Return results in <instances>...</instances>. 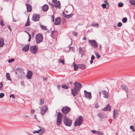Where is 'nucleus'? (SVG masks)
<instances>
[{
    "instance_id": "9b49d317",
    "label": "nucleus",
    "mask_w": 135,
    "mask_h": 135,
    "mask_svg": "<svg viewBox=\"0 0 135 135\" xmlns=\"http://www.w3.org/2000/svg\"><path fill=\"white\" fill-rule=\"evenodd\" d=\"M47 107L45 106L42 107L41 109V114L42 115H44L47 110Z\"/></svg>"
},
{
    "instance_id": "4c0bfd02",
    "label": "nucleus",
    "mask_w": 135,
    "mask_h": 135,
    "mask_svg": "<svg viewBox=\"0 0 135 135\" xmlns=\"http://www.w3.org/2000/svg\"><path fill=\"white\" fill-rule=\"evenodd\" d=\"M91 25L93 27H97V28H98L99 26L98 24V23L95 24L94 23H93L91 24Z\"/></svg>"
},
{
    "instance_id": "5701e85b",
    "label": "nucleus",
    "mask_w": 135,
    "mask_h": 135,
    "mask_svg": "<svg viewBox=\"0 0 135 135\" xmlns=\"http://www.w3.org/2000/svg\"><path fill=\"white\" fill-rule=\"evenodd\" d=\"M122 87L123 90H124L126 93L128 92V90L127 87L124 85H122Z\"/></svg>"
},
{
    "instance_id": "49530a36",
    "label": "nucleus",
    "mask_w": 135,
    "mask_h": 135,
    "mask_svg": "<svg viewBox=\"0 0 135 135\" xmlns=\"http://www.w3.org/2000/svg\"><path fill=\"white\" fill-rule=\"evenodd\" d=\"M59 61L60 63H62L63 64V65L64 64V62L63 60H62L61 59H59Z\"/></svg>"
},
{
    "instance_id": "20e7f679",
    "label": "nucleus",
    "mask_w": 135,
    "mask_h": 135,
    "mask_svg": "<svg viewBox=\"0 0 135 135\" xmlns=\"http://www.w3.org/2000/svg\"><path fill=\"white\" fill-rule=\"evenodd\" d=\"M71 110V108L69 107L66 106L62 107L61 109V111L64 116H66L67 114L70 112Z\"/></svg>"
},
{
    "instance_id": "2eb2a0df",
    "label": "nucleus",
    "mask_w": 135,
    "mask_h": 135,
    "mask_svg": "<svg viewBox=\"0 0 135 135\" xmlns=\"http://www.w3.org/2000/svg\"><path fill=\"white\" fill-rule=\"evenodd\" d=\"M32 74L33 73L32 71L29 70H28L27 75H26V77L28 79H30L32 78Z\"/></svg>"
},
{
    "instance_id": "c756f323",
    "label": "nucleus",
    "mask_w": 135,
    "mask_h": 135,
    "mask_svg": "<svg viewBox=\"0 0 135 135\" xmlns=\"http://www.w3.org/2000/svg\"><path fill=\"white\" fill-rule=\"evenodd\" d=\"M70 45H69L68 46V47L69 48V50H70L71 51L73 52H74L75 51H74L75 50V48L74 47H70Z\"/></svg>"
},
{
    "instance_id": "58836bf2",
    "label": "nucleus",
    "mask_w": 135,
    "mask_h": 135,
    "mask_svg": "<svg viewBox=\"0 0 135 135\" xmlns=\"http://www.w3.org/2000/svg\"><path fill=\"white\" fill-rule=\"evenodd\" d=\"M41 129V131L40 133V134L41 135L44 133L45 132V130L44 129L42 128Z\"/></svg>"
},
{
    "instance_id": "cd10ccee",
    "label": "nucleus",
    "mask_w": 135,
    "mask_h": 135,
    "mask_svg": "<svg viewBox=\"0 0 135 135\" xmlns=\"http://www.w3.org/2000/svg\"><path fill=\"white\" fill-rule=\"evenodd\" d=\"M6 78L8 80H10L11 81H12V80L10 78V75L8 73H6Z\"/></svg>"
},
{
    "instance_id": "e433bc0d",
    "label": "nucleus",
    "mask_w": 135,
    "mask_h": 135,
    "mask_svg": "<svg viewBox=\"0 0 135 135\" xmlns=\"http://www.w3.org/2000/svg\"><path fill=\"white\" fill-rule=\"evenodd\" d=\"M94 53L95 54L97 59H98L100 57V55L98 54L97 52L95 51Z\"/></svg>"
},
{
    "instance_id": "864d4df0",
    "label": "nucleus",
    "mask_w": 135,
    "mask_h": 135,
    "mask_svg": "<svg viewBox=\"0 0 135 135\" xmlns=\"http://www.w3.org/2000/svg\"><path fill=\"white\" fill-rule=\"evenodd\" d=\"M57 3L59 4L58 5H59V7H58V8L59 9L61 8V7H60V1H57Z\"/></svg>"
},
{
    "instance_id": "603ef678",
    "label": "nucleus",
    "mask_w": 135,
    "mask_h": 135,
    "mask_svg": "<svg viewBox=\"0 0 135 135\" xmlns=\"http://www.w3.org/2000/svg\"><path fill=\"white\" fill-rule=\"evenodd\" d=\"M91 131L94 134H97V132H98L97 131L94 130H91Z\"/></svg>"
},
{
    "instance_id": "0eeeda50",
    "label": "nucleus",
    "mask_w": 135,
    "mask_h": 135,
    "mask_svg": "<svg viewBox=\"0 0 135 135\" xmlns=\"http://www.w3.org/2000/svg\"><path fill=\"white\" fill-rule=\"evenodd\" d=\"M84 93L85 97L89 99V100L91 99L92 96L91 92H88L86 90H84Z\"/></svg>"
},
{
    "instance_id": "4d7b16f0",
    "label": "nucleus",
    "mask_w": 135,
    "mask_h": 135,
    "mask_svg": "<svg viewBox=\"0 0 135 135\" xmlns=\"http://www.w3.org/2000/svg\"><path fill=\"white\" fill-rule=\"evenodd\" d=\"M62 15L64 17H66L67 15H66L64 13V12H63L62 13Z\"/></svg>"
},
{
    "instance_id": "1a4fd4ad",
    "label": "nucleus",
    "mask_w": 135,
    "mask_h": 135,
    "mask_svg": "<svg viewBox=\"0 0 135 135\" xmlns=\"http://www.w3.org/2000/svg\"><path fill=\"white\" fill-rule=\"evenodd\" d=\"M74 85V88H75L76 89H78V90H80L82 87L81 84L77 82L75 83Z\"/></svg>"
},
{
    "instance_id": "4be33fe9",
    "label": "nucleus",
    "mask_w": 135,
    "mask_h": 135,
    "mask_svg": "<svg viewBox=\"0 0 135 135\" xmlns=\"http://www.w3.org/2000/svg\"><path fill=\"white\" fill-rule=\"evenodd\" d=\"M102 93L104 94V98H107L108 97V92L106 91L105 90L103 91Z\"/></svg>"
},
{
    "instance_id": "9d476101",
    "label": "nucleus",
    "mask_w": 135,
    "mask_h": 135,
    "mask_svg": "<svg viewBox=\"0 0 135 135\" xmlns=\"http://www.w3.org/2000/svg\"><path fill=\"white\" fill-rule=\"evenodd\" d=\"M17 70L18 72V76L21 77L25 74V73L22 69L21 68H17Z\"/></svg>"
},
{
    "instance_id": "a19ab883",
    "label": "nucleus",
    "mask_w": 135,
    "mask_h": 135,
    "mask_svg": "<svg viewBox=\"0 0 135 135\" xmlns=\"http://www.w3.org/2000/svg\"><path fill=\"white\" fill-rule=\"evenodd\" d=\"M41 129H40L38 130L37 131H33V133H38L40 132H41Z\"/></svg>"
},
{
    "instance_id": "a211bd4d",
    "label": "nucleus",
    "mask_w": 135,
    "mask_h": 135,
    "mask_svg": "<svg viewBox=\"0 0 135 135\" xmlns=\"http://www.w3.org/2000/svg\"><path fill=\"white\" fill-rule=\"evenodd\" d=\"M26 6L27 8V12H30L32 11V7L30 4L26 3Z\"/></svg>"
},
{
    "instance_id": "0e129e2a",
    "label": "nucleus",
    "mask_w": 135,
    "mask_h": 135,
    "mask_svg": "<svg viewBox=\"0 0 135 135\" xmlns=\"http://www.w3.org/2000/svg\"><path fill=\"white\" fill-rule=\"evenodd\" d=\"M29 49V47L27 46H26V52L28 51Z\"/></svg>"
},
{
    "instance_id": "4468645a",
    "label": "nucleus",
    "mask_w": 135,
    "mask_h": 135,
    "mask_svg": "<svg viewBox=\"0 0 135 135\" xmlns=\"http://www.w3.org/2000/svg\"><path fill=\"white\" fill-rule=\"evenodd\" d=\"M61 21V18L60 17H57L55 19L54 24L56 25H60Z\"/></svg>"
},
{
    "instance_id": "09e8293b",
    "label": "nucleus",
    "mask_w": 135,
    "mask_h": 135,
    "mask_svg": "<svg viewBox=\"0 0 135 135\" xmlns=\"http://www.w3.org/2000/svg\"><path fill=\"white\" fill-rule=\"evenodd\" d=\"M102 6L103 8H105L106 7V4H105L103 3L102 4Z\"/></svg>"
},
{
    "instance_id": "f704fd0d",
    "label": "nucleus",
    "mask_w": 135,
    "mask_h": 135,
    "mask_svg": "<svg viewBox=\"0 0 135 135\" xmlns=\"http://www.w3.org/2000/svg\"><path fill=\"white\" fill-rule=\"evenodd\" d=\"M99 117L101 118H103L104 117V114L102 113H99L98 114Z\"/></svg>"
},
{
    "instance_id": "6e6552de",
    "label": "nucleus",
    "mask_w": 135,
    "mask_h": 135,
    "mask_svg": "<svg viewBox=\"0 0 135 135\" xmlns=\"http://www.w3.org/2000/svg\"><path fill=\"white\" fill-rule=\"evenodd\" d=\"M40 16L39 14H34L32 17V20L35 21H39Z\"/></svg>"
},
{
    "instance_id": "b1692460",
    "label": "nucleus",
    "mask_w": 135,
    "mask_h": 135,
    "mask_svg": "<svg viewBox=\"0 0 135 135\" xmlns=\"http://www.w3.org/2000/svg\"><path fill=\"white\" fill-rule=\"evenodd\" d=\"M61 87L63 89H67L69 88V83H67V85L63 84L62 85Z\"/></svg>"
},
{
    "instance_id": "423d86ee",
    "label": "nucleus",
    "mask_w": 135,
    "mask_h": 135,
    "mask_svg": "<svg viewBox=\"0 0 135 135\" xmlns=\"http://www.w3.org/2000/svg\"><path fill=\"white\" fill-rule=\"evenodd\" d=\"M38 49L36 46L34 45L30 46V50L32 54H35L37 53Z\"/></svg>"
},
{
    "instance_id": "6e6d98bb",
    "label": "nucleus",
    "mask_w": 135,
    "mask_h": 135,
    "mask_svg": "<svg viewBox=\"0 0 135 135\" xmlns=\"http://www.w3.org/2000/svg\"><path fill=\"white\" fill-rule=\"evenodd\" d=\"M54 4H55L54 6L55 7H59V5L57 4V3L56 2L55 3H54Z\"/></svg>"
},
{
    "instance_id": "412c9836",
    "label": "nucleus",
    "mask_w": 135,
    "mask_h": 135,
    "mask_svg": "<svg viewBox=\"0 0 135 135\" xmlns=\"http://www.w3.org/2000/svg\"><path fill=\"white\" fill-rule=\"evenodd\" d=\"M63 114H62L60 112H59L57 115V119H61L63 117Z\"/></svg>"
},
{
    "instance_id": "13d9d810",
    "label": "nucleus",
    "mask_w": 135,
    "mask_h": 135,
    "mask_svg": "<svg viewBox=\"0 0 135 135\" xmlns=\"http://www.w3.org/2000/svg\"><path fill=\"white\" fill-rule=\"evenodd\" d=\"M73 34L74 35L76 36H77V33L76 32H73Z\"/></svg>"
},
{
    "instance_id": "72a5a7b5",
    "label": "nucleus",
    "mask_w": 135,
    "mask_h": 135,
    "mask_svg": "<svg viewBox=\"0 0 135 135\" xmlns=\"http://www.w3.org/2000/svg\"><path fill=\"white\" fill-rule=\"evenodd\" d=\"M29 17L28 16L27 21L26 22V26H29L30 25V22H29Z\"/></svg>"
},
{
    "instance_id": "f3484780",
    "label": "nucleus",
    "mask_w": 135,
    "mask_h": 135,
    "mask_svg": "<svg viewBox=\"0 0 135 135\" xmlns=\"http://www.w3.org/2000/svg\"><path fill=\"white\" fill-rule=\"evenodd\" d=\"M102 110L105 111H110L111 110V108L109 104H107L105 107L103 108Z\"/></svg>"
},
{
    "instance_id": "5fc2aeb1",
    "label": "nucleus",
    "mask_w": 135,
    "mask_h": 135,
    "mask_svg": "<svg viewBox=\"0 0 135 135\" xmlns=\"http://www.w3.org/2000/svg\"><path fill=\"white\" fill-rule=\"evenodd\" d=\"M9 97H10V98H11V97H12L13 98H15V95H14V94H12L11 95H10Z\"/></svg>"
},
{
    "instance_id": "de8ad7c7",
    "label": "nucleus",
    "mask_w": 135,
    "mask_h": 135,
    "mask_svg": "<svg viewBox=\"0 0 135 135\" xmlns=\"http://www.w3.org/2000/svg\"><path fill=\"white\" fill-rule=\"evenodd\" d=\"M97 134L98 135H103V133L102 132L100 131H98Z\"/></svg>"
},
{
    "instance_id": "774afa93",
    "label": "nucleus",
    "mask_w": 135,
    "mask_h": 135,
    "mask_svg": "<svg viewBox=\"0 0 135 135\" xmlns=\"http://www.w3.org/2000/svg\"><path fill=\"white\" fill-rule=\"evenodd\" d=\"M49 4L50 5H51L52 7H53L54 6V4H52V3H49Z\"/></svg>"
},
{
    "instance_id": "6ab92c4d",
    "label": "nucleus",
    "mask_w": 135,
    "mask_h": 135,
    "mask_svg": "<svg viewBox=\"0 0 135 135\" xmlns=\"http://www.w3.org/2000/svg\"><path fill=\"white\" fill-rule=\"evenodd\" d=\"M42 8L43 11L46 12L49 9V7L47 4H45L42 7Z\"/></svg>"
},
{
    "instance_id": "2f4dec72",
    "label": "nucleus",
    "mask_w": 135,
    "mask_h": 135,
    "mask_svg": "<svg viewBox=\"0 0 135 135\" xmlns=\"http://www.w3.org/2000/svg\"><path fill=\"white\" fill-rule=\"evenodd\" d=\"M129 2L131 5L135 6V0H131Z\"/></svg>"
},
{
    "instance_id": "8fccbe9b",
    "label": "nucleus",
    "mask_w": 135,
    "mask_h": 135,
    "mask_svg": "<svg viewBox=\"0 0 135 135\" xmlns=\"http://www.w3.org/2000/svg\"><path fill=\"white\" fill-rule=\"evenodd\" d=\"M3 21L2 20H1V22H0V25L2 26H4V24L3 23Z\"/></svg>"
},
{
    "instance_id": "680f3d73",
    "label": "nucleus",
    "mask_w": 135,
    "mask_h": 135,
    "mask_svg": "<svg viewBox=\"0 0 135 135\" xmlns=\"http://www.w3.org/2000/svg\"><path fill=\"white\" fill-rule=\"evenodd\" d=\"M95 56L94 55H92L91 56V59L93 60L95 59Z\"/></svg>"
},
{
    "instance_id": "338daca9",
    "label": "nucleus",
    "mask_w": 135,
    "mask_h": 135,
    "mask_svg": "<svg viewBox=\"0 0 135 135\" xmlns=\"http://www.w3.org/2000/svg\"><path fill=\"white\" fill-rule=\"evenodd\" d=\"M93 60L91 59V60H90V64H91L93 63Z\"/></svg>"
},
{
    "instance_id": "aec40b11",
    "label": "nucleus",
    "mask_w": 135,
    "mask_h": 135,
    "mask_svg": "<svg viewBox=\"0 0 135 135\" xmlns=\"http://www.w3.org/2000/svg\"><path fill=\"white\" fill-rule=\"evenodd\" d=\"M78 65L79 68L82 70H84L86 68V65L85 64H79Z\"/></svg>"
},
{
    "instance_id": "7c9ffc66",
    "label": "nucleus",
    "mask_w": 135,
    "mask_h": 135,
    "mask_svg": "<svg viewBox=\"0 0 135 135\" xmlns=\"http://www.w3.org/2000/svg\"><path fill=\"white\" fill-rule=\"evenodd\" d=\"M74 70H76L78 68H79V65L78 64V65L75 64H74Z\"/></svg>"
},
{
    "instance_id": "a18cd8bd",
    "label": "nucleus",
    "mask_w": 135,
    "mask_h": 135,
    "mask_svg": "<svg viewBox=\"0 0 135 135\" xmlns=\"http://www.w3.org/2000/svg\"><path fill=\"white\" fill-rule=\"evenodd\" d=\"M4 95V94L3 93H0V98H3Z\"/></svg>"
},
{
    "instance_id": "c9c22d12",
    "label": "nucleus",
    "mask_w": 135,
    "mask_h": 135,
    "mask_svg": "<svg viewBox=\"0 0 135 135\" xmlns=\"http://www.w3.org/2000/svg\"><path fill=\"white\" fill-rule=\"evenodd\" d=\"M127 21V17H125L123 18L122 21L123 23H126Z\"/></svg>"
},
{
    "instance_id": "3c124183",
    "label": "nucleus",
    "mask_w": 135,
    "mask_h": 135,
    "mask_svg": "<svg viewBox=\"0 0 135 135\" xmlns=\"http://www.w3.org/2000/svg\"><path fill=\"white\" fill-rule=\"evenodd\" d=\"M35 31H34L32 32V33L31 34L32 37H34L35 35Z\"/></svg>"
},
{
    "instance_id": "bf43d9fd",
    "label": "nucleus",
    "mask_w": 135,
    "mask_h": 135,
    "mask_svg": "<svg viewBox=\"0 0 135 135\" xmlns=\"http://www.w3.org/2000/svg\"><path fill=\"white\" fill-rule=\"evenodd\" d=\"M95 107L97 109H98V108L99 107V106L98 105V103H97L95 104Z\"/></svg>"
},
{
    "instance_id": "473e14b6",
    "label": "nucleus",
    "mask_w": 135,
    "mask_h": 135,
    "mask_svg": "<svg viewBox=\"0 0 135 135\" xmlns=\"http://www.w3.org/2000/svg\"><path fill=\"white\" fill-rule=\"evenodd\" d=\"M40 105H42L44 104L45 102V100L44 99H40Z\"/></svg>"
},
{
    "instance_id": "dca6fc26",
    "label": "nucleus",
    "mask_w": 135,
    "mask_h": 135,
    "mask_svg": "<svg viewBox=\"0 0 135 135\" xmlns=\"http://www.w3.org/2000/svg\"><path fill=\"white\" fill-rule=\"evenodd\" d=\"M119 115V111L116 109H115L113 112V119H115Z\"/></svg>"
},
{
    "instance_id": "69168bd1",
    "label": "nucleus",
    "mask_w": 135,
    "mask_h": 135,
    "mask_svg": "<svg viewBox=\"0 0 135 135\" xmlns=\"http://www.w3.org/2000/svg\"><path fill=\"white\" fill-rule=\"evenodd\" d=\"M26 33H27L29 36V37H31V35L30 34L27 32L26 31Z\"/></svg>"
},
{
    "instance_id": "7ed1b4c3",
    "label": "nucleus",
    "mask_w": 135,
    "mask_h": 135,
    "mask_svg": "<svg viewBox=\"0 0 135 135\" xmlns=\"http://www.w3.org/2000/svg\"><path fill=\"white\" fill-rule=\"evenodd\" d=\"M43 37L42 34L38 33L35 36L36 42L38 44L41 42L43 40Z\"/></svg>"
},
{
    "instance_id": "ddd939ff",
    "label": "nucleus",
    "mask_w": 135,
    "mask_h": 135,
    "mask_svg": "<svg viewBox=\"0 0 135 135\" xmlns=\"http://www.w3.org/2000/svg\"><path fill=\"white\" fill-rule=\"evenodd\" d=\"M71 90V94L74 97H75L79 94V92L78 91L79 90H78V89H76L75 88L72 89Z\"/></svg>"
},
{
    "instance_id": "bb28decb",
    "label": "nucleus",
    "mask_w": 135,
    "mask_h": 135,
    "mask_svg": "<svg viewBox=\"0 0 135 135\" xmlns=\"http://www.w3.org/2000/svg\"><path fill=\"white\" fill-rule=\"evenodd\" d=\"M40 26L42 29L44 30H47L46 26H45L43 25H42L40 23Z\"/></svg>"
},
{
    "instance_id": "ea45409f",
    "label": "nucleus",
    "mask_w": 135,
    "mask_h": 135,
    "mask_svg": "<svg viewBox=\"0 0 135 135\" xmlns=\"http://www.w3.org/2000/svg\"><path fill=\"white\" fill-rule=\"evenodd\" d=\"M118 6L120 7H122L123 6V4L122 2L119 3L118 4Z\"/></svg>"
},
{
    "instance_id": "e2e57ef3",
    "label": "nucleus",
    "mask_w": 135,
    "mask_h": 135,
    "mask_svg": "<svg viewBox=\"0 0 135 135\" xmlns=\"http://www.w3.org/2000/svg\"><path fill=\"white\" fill-rule=\"evenodd\" d=\"M22 50L23 51H25V45L23 47Z\"/></svg>"
},
{
    "instance_id": "c85d7f7f",
    "label": "nucleus",
    "mask_w": 135,
    "mask_h": 135,
    "mask_svg": "<svg viewBox=\"0 0 135 135\" xmlns=\"http://www.w3.org/2000/svg\"><path fill=\"white\" fill-rule=\"evenodd\" d=\"M73 15L74 14L73 13H71L69 15H67L66 18L67 19H69L71 17H72Z\"/></svg>"
},
{
    "instance_id": "39448f33",
    "label": "nucleus",
    "mask_w": 135,
    "mask_h": 135,
    "mask_svg": "<svg viewBox=\"0 0 135 135\" xmlns=\"http://www.w3.org/2000/svg\"><path fill=\"white\" fill-rule=\"evenodd\" d=\"M88 42L91 46H93L94 48H96L98 47V44L97 42L95 40H89Z\"/></svg>"
},
{
    "instance_id": "393cba45",
    "label": "nucleus",
    "mask_w": 135,
    "mask_h": 135,
    "mask_svg": "<svg viewBox=\"0 0 135 135\" xmlns=\"http://www.w3.org/2000/svg\"><path fill=\"white\" fill-rule=\"evenodd\" d=\"M4 44V40L2 38L0 40V47H2Z\"/></svg>"
},
{
    "instance_id": "c03bdc74",
    "label": "nucleus",
    "mask_w": 135,
    "mask_h": 135,
    "mask_svg": "<svg viewBox=\"0 0 135 135\" xmlns=\"http://www.w3.org/2000/svg\"><path fill=\"white\" fill-rule=\"evenodd\" d=\"M14 60H15L14 59L12 58L11 59H10L8 61V62L9 63H10L14 61Z\"/></svg>"
},
{
    "instance_id": "f8f14e48",
    "label": "nucleus",
    "mask_w": 135,
    "mask_h": 135,
    "mask_svg": "<svg viewBox=\"0 0 135 135\" xmlns=\"http://www.w3.org/2000/svg\"><path fill=\"white\" fill-rule=\"evenodd\" d=\"M84 49V47H81L80 46L79 48V53L81 54V57H83L85 54V51Z\"/></svg>"
},
{
    "instance_id": "a878e982",
    "label": "nucleus",
    "mask_w": 135,
    "mask_h": 135,
    "mask_svg": "<svg viewBox=\"0 0 135 135\" xmlns=\"http://www.w3.org/2000/svg\"><path fill=\"white\" fill-rule=\"evenodd\" d=\"M61 120V119H57L56 122V124L57 126H59L61 125L62 122Z\"/></svg>"
},
{
    "instance_id": "37998d69",
    "label": "nucleus",
    "mask_w": 135,
    "mask_h": 135,
    "mask_svg": "<svg viewBox=\"0 0 135 135\" xmlns=\"http://www.w3.org/2000/svg\"><path fill=\"white\" fill-rule=\"evenodd\" d=\"M51 21L53 22H54V15H52L51 17Z\"/></svg>"
},
{
    "instance_id": "f03ea898",
    "label": "nucleus",
    "mask_w": 135,
    "mask_h": 135,
    "mask_svg": "<svg viewBox=\"0 0 135 135\" xmlns=\"http://www.w3.org/2000/svg\"><path fill=\"white\" fill-rule=\"evenodd\" d=\"M64 124L66 126L70 127L72 123V120L68 118L66 116H64L63 118Z\"/></svg>"
},
{
    "instance_id": "052dcab7",
    "label": "nucleus",
    "mask_w": 135,
    "mask_h": 135,
    "mask_svg": "<svg viewBox=\"0 0 135 135\" xmlns=\"http://www.w3.org/2000/svg\"><path fill=\"white\" fill-rule=\"evenodd\" d=\"M130 128L132 129L133 132H134L135 131V129L134 128V127H130Z\"/></svg>"
},
{
    "instance_id": "f257e3e1",
    "label": "nucleus",
    "mask_w": 135,
    "mask_h": 135,
    "mask_svg": "<svg viewBox=\"0 0 135 135\" xmlns=\"http://www.w3.org/2000/svg\"><path fill=\"white\" fill-rule=\"evenodd\" d=\"M83 121V117L81 116H79L76 119L74 122V126H80L82 124Z\"/></svg>"
},
{
    "instance_id": "79ce46f5",
    "label": "nucleus",
    "mask_w": 135,
    "mask_h": 135,
    "mask_svg": "<svg viewBox=\"0 0 135 135\" xmlns=\"http://www.w3.org/2000/svg\"><path fill=\"white\" fill-rule=\"evenodd\" d=\"M122 23L120 22H118L117 24V26L118 27H120L122 26Z\"/></svg>"
}]
</instances>
